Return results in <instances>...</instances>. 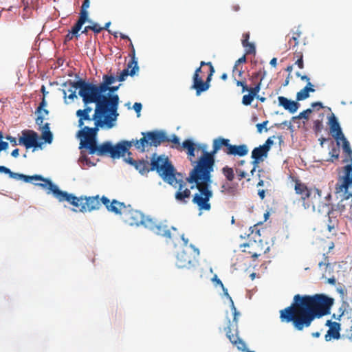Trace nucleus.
Returning a JSON list of instances; mask_svg holds the SVG:
<instances>
[{
    "label": "nucleus",
    "instance_id": "obj_64",
    "mask_svg": "<svg viewBox=\"0 0 352 352\" xmlns=\"http://www.w3.org/2000/svg\"><path fill=\"white\" fill-rule=\"evenodd\" d=\"M258 195L259 197L263 200L265 197V190H258Z\"/></svg>",
    "mask_w": 352,
    "mask_h": 352
},
{
    "label": "nucleus",
    "instance_id": "obj_30",
    "mask_svg": "<svg viewBox=\"0 0 352 352\" xmlns=\"http://www.w3.org/2000/svg\"><path fill=\"white\" fill-rule=\"evenodd\" d=\"M135 142V140H133L131 141L124 140L116 144V146H118L120 148L119 149V158L120 157H124L126 152H129V149L133 144L134 145Z\"/></svg>",
    "mask_w": 352,
    "mask_h": 352
},
{
    "label": "nucleus",
    "instance_id": "obj_5",
    "mask_svg": "<svg viewBox=\"0 0 352 352\" xmlns=\"http://www.w3.org/2000/svg\"><path fill=\"white\" fill-rule=\"evenodd\" d=\"M101 200L109 212L120 214L122 220L129 226L141 224L145 226L146 220L149 219V217H145L141 212L133 209L131 205L126 206L123 202L116 199L110 201L105 196H102Z\"/></svg>",
    "mask_w": 352,
    "mask_h": 352
},
{
    "label": "nucleus",
    "instance_id": "obj_52",
    "mask_svg": "<svg viewBox=\"0 0 352 352\" xmlns=\"http://www.w3.org/2000/svg\"><path fill=\"white\" fill-rule=\"evenodd\" d=\"M236 173L237 177H238L239 180H241L243 178H245L247 175V173L245 171L239 169V168L236 169Z\"/></svg>",
    "mask_w": 352,
    "mask_h": 352
},
{
    "label": "nucleus",
    "instance_id": "obj_27",
    "mask_svg": "<svg viewBox=\"0 0 352 352\" xmlns=\"http://www.w3.org/2000/svg\"><path fill=\"white\" fill-rule=\"evenodd\" d=\"M294 190L296 194L301 196V199L304 203L307 199H309V188H308L305 184L300 182V181H296Z\"/></svg>",
    "mask_w": 352,
    "mask_h": 352
},
{
    "label": "nucleus",
    "instance_id": "obj_8",
    "mask_svg": "<svg viewBox=\"0 0 352 352\" xmlns=\"http://www.w3.org/2000/svg\"><path fill=\"white\" fill-rule=\"evenodd\" d=\"M0 173L8 174L10 178L15 179H22L25 182H30L32 180L42 181L43 183H38L36 184V185L45 190L47 194H53L54 197L56 199H58L60 193L62 191L50 179L47 178H44L43 177L39 175L28 176L23 174L14 173L11 171L10 168L4 166H0Z\"/></svg>",
    "mask_w": 352,
    "mask_h": 352
},
{
    "label": "nucleus",
    "instance_id": "obj_37",
    "mask_svg": "<svg viewBox=\"0 0 352 352\" xmlns=\"http://www.w3.org/2000/svg\"><path fill=\"white\" fill-rule=\"evenodd\" d=\"M234 81L236 83L237 87H242V90H241L242 93H244L246 91L250 89V87L248 85L245 79H244V80H236L234 77Z\"/></svg>",
    "mask_w": 352,
    "mask_h": 352
},
{
    "label": "nucleus",
    "instance_id": "obj_53",
    "mask_svg": "<svg viewBox=\"0 0 352 352\" xmlns=\"http://www.w3.org/2000/svg\"><path fill=\"white\" fill-rule=\"evenodd\" d=\"M6 139L10 141V142L13 146H15L19 144V141L17 142L16 138L14 137H12L11 135H7L6 137Z\"/></svg>",
    "mask_w": 352,
    "mask_h": 352
},
{
    "label": "nucleus",
    "instance_id": "obj_38",
    "mask_svg": "<svg viewBox=\"0 0 352 352\" xmlns=\"http://www.w3.org/2000/svg\"><path fill=\"white\" fill-rule=\"evenodd\" d=\"M130 47L131 52L129 54V56L131 57V60L129 62V67H131L133 63H138L137 59L135 58V48L131 41L130 42Z\"/></svg>",
    "mask_w": 352,
    "mask_h": 352
},
{
    "label": "nucleus",
    "instance_id": "obj_7",
    "mask_svg": "<svg viewBox=\"0 0 352 352\" xmlns=\"http://www.w3.org/2000/svg\"><path fill=\"white\" fill-rule=\"evenodd\" d=\"M215 70L211 62L201 61L192 76V88L196 91V95L207 91L210 86L212 77Z\"/></svg>",
    "mask_w": 352,
    "mask_h": 352
},
{
    "label": "nucleus",
    "instance_id": "obj_58",
    "mask_svg": "<svg viewBox=\"0 0 352 352\" xmlns=\"http://www.w3.org/2000/svg\"><path fill=\"white\" fill-rule=\"evenodd\" d=\"M212 280L215 283L216 285H219L221 288H223V284L222 281L218 278L217 275H214V276L212 278Z\"/></svg>",
    "mask_w": 352,
    "mask_h": 352
},
{
    "label": "nucleus",
    "instance_id": "obj_15",
    "mask_svg": "<svg viewBox=\"0 0 352 352\" xmlns=\"http://www.w3.org/2000/svg\"><path fill=\"white\" fill-rule=\"evenodd\" d=\"M37 117L36 118V124L38 126V129L41 131V137L45 142L50 144L53 140V135L50 131V124H43L45 116L49 115V111L46 109H43L40 113H36Z\"/></svg>",
    "mask_w": 352,
    "mask_h": 352
},
{
    "label": "nucleus",
    "instance_id": "obj_26",
    "mask_svg": "<svg viewBox=\"0 0 352 352\" xmlns=\"http://www.w3.org/2000/svg\"><path fill=\"white\" fill-rule=\"evenodd\" d=\"M307 200L309 201L313 208H314L316 204L318 205L322 201L321 190L316 188H309V199H307Z\"/></svg>",
    "mask_w": 352,
    "mask_h": 352
},
{
    "label": "nucleus",
    "instance_id": "obj_42",
    "mask_svg": "<svg viewBox=\"0 0 352 352\" xmlns=\"http://www.w3.org/2000/svg\"><path fill=\"white\" fill-rule=\"evenodd\" d=\"M82 25L83 24L77 21L76 24L72 27V30H70V32H72L73 34H75V36L76 38L79 36L78 32L82 28Z\"/></svg>",
    "mask_w": 352,
    "mask_h": 352
},
{
    "label": "nucleus",
    "instance_id": "obj_34",
    "mask_svg": "<svg viewBox=\"0 0 352 352\" xmlns=\"http://www.w3.org/2000/svg\"><path fill=\"white\" fill-rule=\"evenodd\" d=\"M168 141H165L164 142H171L175 145L172 146V148H176L178 151H181V144L179 142V139L176 135H173L171 138L168 137Z\"/></svg>",
    "mask_w": 352,
    "mask_h": 352
},
{
    "label": "nucleus",
    "instance_id": "obj_60",
    "mask_svg": "<svg viewBox=\"0 0 352 352\" xmlns=\"http://www.w3.org/2000/svg\"><path fill=\"white\" fill-rule=\"evenodd\" d=\"M295 64L300 68L303 69L304 68V63H303V58H298L296 59Z\"/></svg>",
    "mask_w": 352,
    "mask_h": 352
},
{
    "label": "nucleus",
    "instance_id": "obj_25",
    "mask_svg": "<svg viewBox=\"0 0 352 352\" xmlns=\"http://www.w3.org/2000/svg\"><path fill=\"white\" fill-rule=\"evenodd\" d=\"M248 153V148L245 144L241 145H232L230 144L229 147H228L227 151H226V153L228 155H234V156H245Z\"/></svg>",
    "mask_w": 352,
    "mask_h": 352
},
{
    "label": "nucleus",
    "instance_id": "obj_4",
    "mask_svg": "<svg viewBox=\"0 0 352 352\" xmlns=\"http://www.w3.org/2000/svg\"><path fill=\"white\" fill-rule=\"evenodd\" d=\"M74 87H79L78 95L82 98L85 105L95 103L98 108L106 109L114 113H118L119 96L117 94H104L109 87L104 82L99 85L86 82L80 79L73 83Z\"/></svg>",
    "mask_w": 352,
    "mask_h": 352
},
{
    "label": "nucleus",
    "instance_id": "obj_28",
    "mask_svg": "<svg viewBox=\"0 0 352 352\" xmlns=\"http://www.w3.org/2000/svg\"><path fill=\"white\" fill-rule=\"evenodd\" d=\"M139 70V67L138 63H133V66L131 67H129V63L127 64V68L123 69L120 73V75L118 76V81H124L126 78L130 75L133 76L137 71Z\"/></svg>",
    "mask_w": 352,
    "mask_h": 352
},
{
    "label": "nucleus",
    "instance_id": "obj_59",
    "mask_svg": "<svg viewBox=\"0 0 352 352\" xmlns=\"http://www.w3.org/2000/svg\"><path fill=\"white\" fill-rule=\"evenodd\" d=\"M8 148V143L4 141H0V152L1 151H6Z\"/></svg>",
    "mask_w": 352,
    "mask_h": 352
},
{
    "label": "nucleus",
    "instance_id": "obj_16",
    "mask_svg": "<svg viewBox=\"0 0 352 352\" xmlns=\"http://www.w3.org/2000/svg\"><path fill=\"white\" fill-rule=\"evenodd\" d=\"M21 133L22 136L19 139V144L23 145L27 149L41 146L42 143L38 142V135L34 131L23 130Z\"/></svg>",
    "mask_w": 352,
    "mask_h": 352
},
{
    "label": "nucleus",
    "instance_id": "obj_46",
    "mask_svg": "<svg viewBox=\"0 0 352 352\" xmlns=\"http://www.w3.org/2000/svg\"><path fill=\"white\" fill-rule=\"evenodd\" d=\"M116 81V78L113 76H103V81L109 87Z\"/></svg>",
    "mask_w": 352,
    "mask_h": 352
},
{
    "label": "nucleus",
    "instance_id": "obj_40",
    "mask_svg": "<svg viewBox=\"0 0 352 352\" xmlns=\"http://www.w3.org/2000/svg\"><path fill=\"white\" fill-rule=\"evenodd\" d=\"M312 112V109H307L302 112H300L298 116H296V117H293V119H305V120H308L309 119V114Z\"/></svg>",
    "mask_w": 352,
    "mask_h": 352
},
{
    "label": "nucleus",
    "instance_id": "obj_35",
    "mask_svg": "<svg viewBox=\"0 0 352 352\" xmlns=\"http://www.w3.org/2000/svg\"><path fill=\"white\" fill-rule=\"evenodd\" d=\"M301 32H296L294 33L292 37L289 41L288 43L290 46H292L294 48L298 44V38L300 37Z\"/></svg>",
    "mask_w": 352,
    "mask_h": 352
},
{
    "label": "nucleus",
    "instance_id": "obj_21",
    "mask_svg": "<svg viewBox=\"0 0 352 352\" xmlns=\"http://www.w3.org/2000/svg\"><path fill=\"white\" fill-rule=\"evenodd\" d=\"M58 201L60 202L63 201H67L71 205L76 207L77 209L75 210V211H79L80 212V208L82 207L84 202V197L81 196L80 197H76L75 195L68 193L66 191H61L60 193Z\"/></svg>",
    "mask_w": 352,
    "mask_h": 352
},
{
    "label": "nucleus",
    "instance_id": "obj_57",
    "mask_svg": "<svg viewBox=\"0 0 352 352\" xmlns=\"http://www.w3.org/2000/svg\"><path fill=\"white\" fill-rule=\"evenodd\" d=\"M249 39H250V32L243 33V38L241 40L242 44L250 43Z\"/></svg>",
    "mask_w": 352,
    "mask_h": 352
},
{
    "label": "nucleus",
    "instance_id": "obj_55",
    "mask_svg": "<svg viewBox=\"0 0 352 352\" xmlns=\"http://www.w3.org/2000/svg\"><path fill=\"white\" fill-rule=\"evenodd\" d=\"M77 81H72V80H69L68 82H65L63 85H66L67 84H68L69 85H70V88L68 89V91L71 94L72 91H76V89H79V87H74L73 86V83L74 82H76Z\"/></svg>",
    "mask_w": 352,
    "mask_h": 352
},
{
    "label": "nucleus",
    "instance_id": "obj_43",
    "mask_svg": "<svg viewBox=\"0 0 352 352\" xmlns=\"http://www.w3.org/2000/svg\"><path fill=\"white\" fill-rule=\"evenodd\" d=\"M323 128V124L322 121L319 120H316L314 122V130L316 133H318L321 132L322 129Z\"/></svg>",
    "mask_w": 352,
    "mask_h": 352
},
{
    "label": "nucleus",
    "instance_id": "obj_51",
    "mask_svg": "<svg viewBox=\"0 0 352 352\" xmlns=\"http://www.w3.org/2000/svg\"><path fill=\"white\" fill-rule=\"evenodd\" d=\"M195 150H190L189 151H187V155H188L189 160L191 162V163L192 164H195L194 167L197 165V161L192 160V158L195 157Z\"/></svg>",
    "mask_w": 352,
    "mask_h": 352
},
{
    "label": "nucleus",
    "instance_id": "obj_44",
    "mask_svg": "<svg viewBox=\"0 0 352 352\" xmlns=\"http://www.w3.org/2000/svg\"><path fill=\"white\" fill-rule=\"evenodd\" d=\"M87 18H88L87 11L80 10V16H79L78 21L81 23L82 24H84L87 21Z\"/></svg>",
    "mask_w": 352,
    "mask_h": 352
},
{
    "label": "nucleus",
    "instance_id": "obj_2",
    "mask_svg": "<svg viewBox=\"0 0 352 352\" xmlns=\"http://www.w3.org/2000/svg\"><path fill=\"white\" fill-rule=\"evenodd\" d=\"M230 144L229 139L222 137L214 139L212 150L208 152L203 148V155L198 159L197 165L190 170L189 176L186 178V181L190 184H195L198 190V192L194 195L192 201L199 210L210 209L209 201L213 195L210 185L211 173L213 172L214 165V155L220 150H223L226 153Z\"/></svg>",
    "mask_w": 352,
    "mask_h": 352
},
{
    "label": "nucleus",
    "instance_id": "obj_41",
    "mask_svg": "<svg viewBox=\"0 0 352 352\" xmlns=\"http://www.w3.org/2000/svg\"><path fill=\"white\" fill-rule=\"evenodd\" d=\"M246 62V57L245 55L243 56L242 57L239 58L236 62L233 67L232 69V76H234V74L236 70H238L239 65L241 63H244Z\"/></svg>",
    "mask_w": 352,
    "mask_h": 352
},
{
    "label": "nucleus",
    "instance_id": "obj_63",
    "mask_svg": "<svg viewBox=\"0 0 352 352\" xmlns=\"http://www.w3.org/2000/svg\"><path fill=\"white\" fill-rule=\"evenodd\" d=\"M296 76L300 78L302 80H305L307 82L309 81V78L306 75H301L300 73L296 72Z\"/></svg>",
    "mask_w": 352,
    "mask_h": 352
},
{
    "label": "nucleus",
    "instance_id": "obj_11",
    "mask_svg": "<svg viewBox=\"0 0 352 352\" xmlns=\"http://www.w3.org/2000/svg\"><path fill=\"white\" fill-rule=\"evenodd\" d=\"M142 135L143 137L134 142L135 148L141 153H144L146 147H157L168 140L166 133L163 131L142 132Z\"/></svg>",
    "mask_w": 352,
    "mask_h": 352
},
{
    "label": "nucleus",
    "instance_id": "obj_61",
    "mask_svg": "<svg viewBox=\"0 0 352 352\" xmlns=\"http://www.w3.org/2000/svg\"><path fill=\"white\" fill-rule=\"evenodd\" d=\"M89 0H84L81 6V10H87V9L89 7Z\"/></svg>",
    "mask_w": 352,
    "mask_h": 352
},
{
    "label": "nucleus",
    "instance_id": "obj_13",
    "mask_svg": "<svg viewBox=\"0 0 352 352\" xmlns=\"http://www.w3.org/2000/svg\"><path fill=\"white\" fill-rule=\"evenodd\" d=\"M199 254L198 249L192 245L186 246L177 254L176 265L179 268H190L197 263V257Z\"/></svg>",
    "mask_w": 352,
    "mask_h": 352
},
{
    "label": "nucleus",
    "instance_id": "obj_12",
    "mask_svg": "<svg viewBox=\"0 0 352 352\" xmlns=\"http://www.w3.org/2000/svg\"><path fill=\"white\" fill-rule=\"evenodd\" d=\"M231 309L234 315L233 320H228V326L224 330L230 342L238 349L243 351L245 348V343L239 338L238 332V316L240 314L236 310L233 301H232Z\"/></svg>",
    "mask_w": 352,
    "mask_h": 352
},
{
    "label": "nucleus",
    "instance_id": "obj_33",
    "mask_svg": "<svg viewBox=\"0 0 352 352\" xmlns=\"http://www.w3.org/2000/svg\"><path fill=\"white\" fill-rule=\"evenodd\" d=\"M222 173L228 181L232 182L234 179V174L232 168L225 166L222 168Z\"/></svg>",
    "mask_w": 352,
    "mask_h": 352
},
{
    "label": "nucleus",
    "instance_id": "obj_39",
    "mask_svg": "<svg viewBox=\"0 0 352 352\" xmlns=\"http://www.w3.org/2000/svg\"><path fill=\"white\" fill-rule=\"evenodd\" d=\"M329 155L331 157V162H333L335 160H338L340 155V148L338 145L337 147H333L329 151Z\"/></svg>",
    "mask_w": 352,
    "mask_h": 352
},
{
    "label": "nucleus",
    "instance_id": "obj_9",
    "mask_svg": "<svg viewBox=\"0 0 352 352\" xmlns=\"http://www.w3.org/2000/svg\"><path fill=\"white\" fill-rule=\"evenodd\" d=\"M80 148L89 150V154H97L98 156L109 155L111 158H119L120 147L113 145L111 142L107 141L97 145L96 136L91 137L86 140L80 141Z\"/></svg>",
    "mask_w": 352,
    "mask_h": 352
},
{
    "label": "nucleus",
    "instance_id": "obj_3",
    "mask_svg": "<svg viewBox=\"0 0 352 352\" xmlns=\"http://www.w3.org/2000/svg\"><path fill=\"white\" fill-rule=\"evenodd\" d=\"M83 109L76 111V115L78 118V126L81 128L78 132V136L81 140H86L88 138L96 136L99 128L107 126L111 129L113 126V122L117 120L118 113H114L106 109L98 108L96 104L94 114L91 116L90 113L92 108L85 105Z\"/></svg>",
    "mask_w": 352,
    "mask_h": 352
},
{
    "label": "nucleus",
    "instance_id": "obj_48",
    "mask_svg": "<svg viewBox=\"0 0 352 352\" xmlns=\"http://www.w3.org/2000/svg\"><path fill=\"white\" fill-rule=\"evenodd\" d=\"M126 153H127V156L126 157L124 155L123 157H124V160L126 163L129 164L130 165L134 166L136 160H133V157L131 156V152H126Z\"/></svg>",
    "mask_w": 352,
    "mask_h": 352
},
{
    "label": "nucleus",
    "instance_id": "obj_24",
    "mask_svg": "<svg viewBox=\"0 0 352 352\" xmlns=\"http://www.w3.org/2000/svg\"><path fill=\"white\" fill-rule=\"evenodd\" d=\"M278 100L279 105L282 106L291 113H295L300 106V104L298 102L289 100L284 96H278Z\"/></svg>",
    "mask_w": 352,
    "mask_h": 352
},
{
    "label": "nucleus",
    "instance_id": "obj_19",
    "mask_svg": "<svg viewBox=\"0 0 352 352\" xmlns=\"http://www.w3.org/2000/svg\"><path fill=\"white\" fill-rule=\"evenodd\" d=\"M272 138H269L265 141L263 145L256 147L252 152V158L253 159L252 164L257 165L261 161H262L263 157H267V153L270 151L271 146L274 144Z\"/></svg>",
    "mask_w": 352,
    "mask_h": 352
},
{
    "label": "nucleus",
    "instance_id": "obj_47",
    "mask_svg": "<svg viewBox=\"0 0 352 352\" xmlns=\"http://www.w3.org/2000/svg\"><path fill=\"white\" fill-rule=\"evenodd\" d=\"M268 123V120H265L264 122H263L262 123H258L256 125V129H257V132L258 133H261L262 131H263V129L265 128V131H268V129L266 128V126Z\"/></svg>",
    "mask_w": 352,
    "mask_h": 352
},
{
    "label": "nucleus",
    "instance_id": "obj_45",
    "mask_svg": "<svg viewBox=\"0 0 352 352\" xmlns=\"http://www.w3.org/2000/svg\"><path fill=\"white\" fill-rule=\"evenodd\" d=\"M221 192H223L224 194H228V195H234V191H235V189L232 187H230L228 185H223L221 186Z\"/></svg>",
    "mask_w": 352,
    "mask_h": 352
},
{
    "label": "nucleus",
    "instance_id": "obj_17",
    "mask_svg": "<svg viewBox=\"0 0 352 352\" xmlns=\"http://www.w3.org/2000/svg\"><path fill=\"white\" fill-rule=\"evenodd\" d=\"M181 177H175V183L173 185L174 187H177L178 190L175 192V199L183 204L188 202L187 199H189L191 196V192L189 188L186 187V182L182 179Z\"/></svg>",
    "mask_w": 352,
    "mask_h": 352
},
{
    "label": "nucleus",
    "instance_id": "obj_56",
    "mask_svg": "<svg viewBox=\"0 0 352 352\" xmlns=\"http://www.w3.org/2000/svg\"><path fill=\"white\" fill-rule=\"evenodd\" d=\"M303 58V54L302 51L300 50L298 51L297 49L295 50L294 53V59H298V58Z\"/></svg>",
    "mask_w": 352,
    "mask_h": 352
},
{
    "label": "nucleus",
    "instance_id": "obj_62",
    "mask_svg": "<svg viewBox=\"0 0 352 352\" xmlns=\"http://www.w3.org/2000/svg\"><path fill=\"white\" fill-rule=\"evenodd\" d=\"M74 36H75V34H73L72 32L69 31L68 34L65 36V42L72 40Z\"/></svg>",
    "mask_w": 352,
    "mask_h": 352
},
{
    "label": "nucleus",
    "instance_id": "obj_50",
    "mask_svg": "<svg viewBox=\"0 0 352 352\" xmlns=\"http://www.w3.org/2000/svg\"><path fill=\"white\" fill-rule=\"evenodd\" d=\"M90 26H91L90 30L94 31L96 34H99L103 30V28H102V27H100L98 24H97L96 23H94Z\"/></svg>",
    "mask_w": 352,
    "mask_h": 352
},
{
    "label": "nucleus",
    "instance_id": "obj_54",
    "mask_svg": "<svg viewBox=\"0 0 352 352\" xmlns=\"http://www.w3.org/2000/svg\"><path fill=\"white\" fill-rule=\"evenodd\" d=\"M142 105L141 103L140 102H135L134 104H133V109L135 110V111L138 113V117L140 116V111H141V109H142Z\"/></svg>",
    "mask_w": 352,
    "mask_h": 352
},
{
    "label": "nucleus",
    "instance_id": "obj_18",
    "mask_svg": "<svg viewBox=\"0 0 352 352\" xmlns=\"http://www.w3.org/2000/svg\"><path fill=\"white\" fill-rule=\"evenodd\" d=\"M145 228L151 230L155 234L165 237L166 239H172L170 230L168 226L162 223L157 222L151 218L146 220Z\"/></svg>",
    "mask_w": 352,
    "mask_h": 352
},
{
    "label": "nucleus",
    "instance_id": "obj_23",
    "mask_svg": "<svg viewBox=\"0 0 352 352\" xmlns=\"http://www.w3.org/2000/svg\"><path fill=\"white\" fill-rule=\"evenodd\" d=\"M326 325L329 327V329L325 335V340L327 341H329L331 338L338 340L340 338V324L338 322L327 320Z\"/></svg>",
    "mask_w": 352,
    "mask_h": 352
},
{
    "label": "nucleus",
    "instance_id": "obj_10",
    "mask_svg": "<svg viewBox=\"0 0 352 352\" xmlns=\"http://www.w3.org/2000/svg\"><path fill=\"white\" fill-rule=\"evenodd\" d=\"M328 124L329 125V133L336 140L337 145L340 146V142L342 143V150L344 154L343 162H351L352 150L350 144L343 134L340 124L334 114H332L329 118Z\"/></svg>",
    "mask_w": 352,
    "mask_h": 352
},
{
    "label": "nucleus",
    "instance_id": "obj_49",
    "mask_svg": "<svg viewBox=\"0 0 352 352\" xmlns=\"http://www.w3.org/2000/svg\"><path fill=\"white\" fill-rule=\"evenodd\" d=\"M47 106V102L45 100V98L43 97L41 102H40L38 107L36 108L35 113H40L41 111Z\"/></svg>",
    "mask_w": 352,
    "mask_h": 352
},
{
    "label": "nucleus",
    "instance_id": "obj_1",
    "mask_svg": "<svg viewBox=\"0 0 352 352\" xmlns=\"http://www.w3.org/2000/svg\"><path fill=\"white\" fill-rule=\"evenodd\" d=\"M332 305L333 299L324 294H296L289 306L280 310V320L283 323H291L295 330L302 331L309 327L316 318L329 314Z\"/></svg>",
    "mask_w": 352,
    "mask_h": 352
},
{
    "label": "nucleus",
    "instance_id": "obj_29",
    "mask_svg": "<svg viewBox=\"0 0 352 352\" xmlns=\"http://www.w3.org/2000/svg\"><path fill=\"white\" fill-rule=\"evenodd\" d=\"M141 174H144L148 173L151 170V163L147 160H138L135 161V163L133 166Z\"/></svg>",
    "mask_w": 352,
    "mask_h": 352
},
{
    "label": "nucleus",
    "instance_id": "obj_31",
    "mask_svg": "<svg viewBox=\"0 0 352 352\" xmlns=\"http://www.w3.org/2000/svg\"><path fill=\"white\" fill-rule=\"evenodd\" d=\"M315 89L313 87H305L300 91L296 94V100L301 101L307 99L309 96V92H314Z\"/></svg>",
    "mask_w": 352,
    "mask_h": 352
},
{
    "label": "nucleus",
    "instance_id": "obj_20",
    "mask_svg": "<svg viewBox=\"0 0 352 352\" xmlns=\"http://www.w3.org/2000/svg\"><path fill=\"white\" fill-rule=\"evenodd\" d=\"M84 204L81 208H80V212H91L93 210H99L103 204L101 198L99 195L93 197H84Z\"/></svg>",
    "mask_w": 352,
    "mask_h": 352
},
{
    "label": "nucleus",
    "instance_id": "obj_36",
    "mask_svg": "<svg viewBox=\"0 0 352 352\" xmlns=\"http://www.w3.org/2000/svg\"><path fill=\"white\" fill-rule=\"evenodd\" d=\"M245 48V54H254L256 52L255 45L253 43H248L242 44Z\"/></svg>",
    "mask_w": 352,
    "mask_h": 352
},
{
    "label": "nucleus",
    "instance_id": "obj_14",
    "mask_svg": "<svg viewBox=\"0 0 352 352\" xmlns=\"http://www.w3.org/2000/svg\"><path fill=\"white\" fill-rule=\"evenodd\" d=\"M259 72H254L249 78V80L251 82L250 89L248 90V94H245L242 98V103L245 105L251 104L252 102L256 97L261 89V85L262 82V78H259Z\"/></svg>",
    "mask_w": 352,
    "mask_h": 352
},
{
    "label": "nucleus",
    "instance_id": "obj_32",
    "mask_svg": "<svg viewBox=\"0 0 352 352\" xmlns=\"http://www.w3.org/2000/svg\"><path fill=\"white\" fill-rule=\"evenodd\" d=\"M183 149H186L187 151H189L190 150H195L196 144L191 140H186L182 142V144H181L180 151Z\"/></svg>",
    "mask_w": 352,
    "mask_h": 352
},
{
    "label": "nucleus",
    "instance_id": "obj_22",
    "mask_svg": "<svg viewBox=\"0 0 352 352\" xmlns=\"http://www.w3.org/2000/svg\"><path fill=\"white\" fill-rule=\"evenodd\" d=\"M241 247H243L242 252L250 254L254 259L261 256L263 252H265L263 251L261 244L256 241H249L243 244Z\"/></svg>",
    "mask_w": 352,
    "mask_h": 352
},
{
    "label": "nucleus",
    "instance_id": "obj_6",
    "mask_svg": "<svg viewBox=\"0 0 352 352\" xmlns=\"http://www.w3.org/2000/svg\"><path fill=\"white\" fill-rule=\"evenodd\" d=\"M151 171L155 170L164 181L170 185L175 183V177H181L169 160L164 155H157L156 153L152 155L151 160Z\"/></svg>",
    "mask_w": 352,
    "mask_h": 352
}]
</instances>
